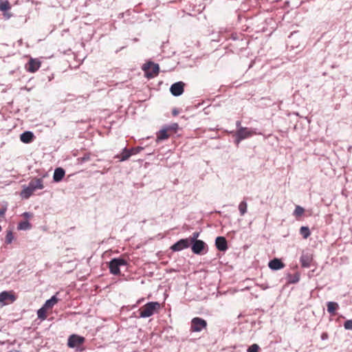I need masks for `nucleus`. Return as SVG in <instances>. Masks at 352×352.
<instances>
[{"label":"nucleus","instance_id":"obj_1","mask_svg":"<svg viewBox=\"0 0 352 352\" xmlns=\"http://www.w3.org/2000/svg\"><path fill=\"white\" fill-rule=\"evenodd\" d=\"M229 133L232 134L234 138V143L237 146L245 139L256 135H262V133L257 131L256 129L248 127L240 128L239 130L230 131Z\"/></svg>","mask_w":352,"mask_h":352},{"label":"nucleus","instance_id":"obj_2","mask_svg":"<svg viewBox=\"0 0 352 352\" xmlns=\"http://www.w3.org/2000/svg\"><path fill=\"white\" fill-rule=\"evenodd\" d=\"M160 309V304L158 302H148L138 310L140 318H148L152 316Z\"/></svg>","mask_w":352,"mask_h":352},{"label":"nucleus","instance_id":"obj_3","mask_svg":"<svg viewBox=\"0 0 352 352\" xmlns=\"http://www.w3.org/2000/svg\"><path fill=\"white\" fill-rule=\"evenodd\" d=\"M142 70L144 72V76L148 79L155 78L159 74L160 67L159 65L152 61H148L144 63L142 67Z\"/></svg>","mask_w":352,"mask_h":352},{"label":"nucleus","instance_id":"obj_4","mask_svg":"<svg viewBox=\"0 0 352 352\" xmlns=\"http://www.w3.org/2000/svg\"><path fill=\"white\" fill-rule=\"evenodd\" d=\"M127 261L126 260L122 258H114L109 263V268L110 273L113 275H120V267L121 266L126 265Z\"/></svg>","mask_w":352,"mask_h":352},{"label":"nucleus","instance_id":"obj_5","mask_svg":"<svg viewBox=\"0 0 352 352\" xmlns=\"http://www.w3.org/2000/svg\"><path fill=\"white\" fill-rule=\"evenodd\" d=\"M206 327L207 322L206 320L201 318L195 317L191 320L190 331L191 332H200L203 329H206Z\"/></svg>","mask_w":352,"mask_h":352},{"label":"nucleus","instance_id":"obj_6","mask_svg":"<svg viewBox=\"0 0 352 352\" xmlns=\"http://www.w3.org/2000/svg\"><path fill=\"white\" fill-rule=\"evenodd\" d=\"M191 249L194 254L203 255L208 252V248L207 244L202 240L195 241L191 243Z\"/></svg>","mask_w":352,"mask_h":352},{"label":"nucleus","instance_id":"obj_7","mask_svg":"<svg viewBox=\"0 0 352 352\" xmlns=\"http://www.w3.org/2000/svg\"><path fill=\"white\" fill-rule=\"evenodd\" d=\"M16 300V296L13 291H3L0 293V304L1 306L14 302Z\"/></svg>","mask_w":352,"mask_h":352},{"label":"nucleus","instance_id":"obj_8","mask_svg":"<svg viewBox=\"0 0 352 352\" xmlns=\"http://www.w3.org/2000/svg\"><path fill=\"white\" fill-rule=\"evenodd\" d=\"M41 62L38 58H30L25 64V69L30 73H35L41 67Z\"/></svg>","mask_w":352,"mask_h":352},{"label":"nucleus","instance_id":"obj_9","mask_svg":"<svg viewBox=\"0 0 352 352\" xmlns=\"http://www.w3.org/2000/svg\"><path fill=\"white\" fill-rule=\"evenodd\" d=\"M190 245V240L189 239H182L174 243L170 249L174 252H179L189 248Z\"/></svg>","mask_w":352,"mask_h":352},{"label":"nucleus","instance_id":"obj_10","mask_svg":"<svg viewBox=\"0 0 352 352\" xmlns=\"http://www.w3.org/2000/svg\"><path fill=\"white\" fill-rule=\"evenodd\" d=\"M85 341V339L84 337L76 334H73L69 337L67 345L70 348H74L82 344Z\"/></svg>","mask_w":352,"mask_h":352},{"label":"nucleus","instance_id":"obj_11","mask_svg":"<svg viewBox=\"0 0 352 352\" xmlns=\"http://www.w3.org/2000/svg\"><path fill=\"white\" fill-rule=\"evenodd\" d=\"M170 93L174 96H181L184 91V83L182 81L173 83L170 88Z\"/></svg>","mask_w":352,"mask_h":352},{"label":"nucleus","instance_id":"obj_12","mask_svg":"<svg viewBox=\"0 0 352 352\" xmlns=\"http://www.w3.org/2000/svg\"><path fill=\"white\" fill-rule=\"evenodd\" d=\"M215 245L218 250L225 252L228 250V242L225 237L218 236L215 240Z\"/></svg>","mask_w":352,"mask_h":352},{"label":"nucleus","instance_id":"obj_13","mask_svg":"<svg viewBox=\"0 0 352 352\" xmlns=\"http://www.w3.org/2000/svg\"><path fill=\"white\" fill-rule=\"evenodd\" d=\"M35 136L31 131H25L20 135V140L22 142L25 144L31 143L34 141Z\"/></svg>","mask_w":352,"mask_h":352},{"label":"nucleus","instance_id":"obj_14","mask_svg":"<svg viewBox=\"0 0 352 352\" xmlns=\"http://www.w3.org/2000/svg\"><path fill=\"white\" fill-rule=\"evenodd\" d=\"M268 266L271 270H278L285 267V264L278 258H274L268 263Z\"/></svg>","mask_w":352,"mask_h":352},{"label":"nucleus","instance_id":"obj_15","mask_svg":"<svg viewBox=\"0 0 352 352\" xmlns=\"http://www.w3.org/2000/svg\"><path fill=\"white\" fill-rule=\"evenodd\" d=\"M28 184L34 191L37 189H43L44 188L42 178L33 179Z\"/></svg>","mask_w":352,"mask_h":352},{"label":"nucleus","instance_id":"obj_16","mask_svg":"<svg viewBox=\"0 0 352 352\" xmlns=\"http://www.w3.org/2000/svg\"><path fill=\"white\" fill-rule=\"evenodd\" d=\"M312 256L309 254H302L300 258V262L302 267H309L312 262Z\"/></svg>","mask_w":352,"mask_h":352},{"label":"nucleus","instance_id":"obj_17","mask_svg":"<svg viewBox=\"0 0 352 352\" xmlns=\"http://www.w3.org/2000/svg\"><path fill=\"white\" fill-rule=\"evenodd\" d=\"M65 175V170L62 168H56L54 170L53 179L56 182H58L62 180Z\"/></svg>","mask_w":352,"mask_h":352},{"label":"nucleus","instance_id":"obj_18","mask_svg":"<svg viewBox=\"0 0 352 352\" xmlns=\"http://www.w3.org/2000/svg\"><path fill=\"white\" fill-rule=\"evenodd\" d=\"M300 274L299 272H296L294 274H288L287 275V277H286V279H287V283L288 284H295V283H298V281L300 280Z\"/></svg>","mask_w":352,"mask_h":352},{"label":"nucleus","instance_id":"obj_19","mask_svg":"<svg viewBox=\"0 0 352 352\" xmlns=\"http://www.w3.org/2000/svg\"><path fill=\"white\" fill-rule=\"evenodd\" d=\"M327 311L331 316L336 314V311L339 309V305L336 302H328L327 303Z\"/></svg>","mask_w":352,"mask_h":352},{"label":"nucleus","instance_id":"obj_20","mask_svg":"<svg viewBox=\"0 0 352 352\" xmlns=\"http://www.w3.org/2000/svg\"><path fill=\"white\" fill-rule=\"evenodd\" d=\"M131 156V153H130L129 149L125 147L120 154L116 156V157L118 158L120 162H124L127 160Z\"/></svg>","mask_w":352,"mask_h":352},{"label":"nucleus","instance_id":"obj_21","mask_svg":"<svg viewBox=\"0 0 352 352\" xmlns=\"http://www.w3.org/2000/svg\"><path fill=\"white\" fill-rule=\"evenodd\" d=\"M168 129H162L157 133V142L166 140L170 135L168 133Z\"/></svg>","mask_w":352,"mask_h":352},{"label":"nucleus","instance_id":"obj_22","mask_svg":"<svg viewBox=\"0 0 352 352\" xmlns=\"http://www.w3.org/2000/svg\"><path fill=\"white\" fill-rule=\"evenodd\" d=\"M34 192V190L28 185L22 190L21 195L24 199H28Z\"/></svg>","mask_w":352,"mask_h":352},{"label":"nucleus","instance_id":"obj_23","mask_svg":"<svg viewBox=\"0 0 352 352\" xmlns=\"http://www.w3.org/2000/svg\"><path fill=\"white\" fill-rule=\"evenodd\" d=\"M58 299L56 298V296H53L51 298L47 300L43 305V307L47 309L52 308L56 303H57Z\"/></svg>","mask_w":352,"mask_h":352},{"label":"nucleus","instance_id":"obj_24","mask_svg":"<svg viewBox=\"0 0 352 352\" xmlns=\"http://www.w3.org/2000/svg\"><path fill=\"white\" fill-rule=\"evenodd\" d=\"M31 223L28 221H22L19 223L17 228L19 230H27L31 228Z\"/></svg>","mask_w":352,"mask_h":352},{"label":"nucleus","instance_id":"obj_25","mask_svg":"<svg viewBox=\"0 0 352 352\" xmlns=\"http://www.w3.org/2000/svg\"><path fill=\"white\" fill-rule=\"evenodd\" d=\"M11 9V6L8 0H0V11L7 12Z\"/></svg>","mask_w":352,"mask_h":352},{"label":"nucleus","instance_id":"obj_26","mask_svg":"<svg viewBox=\"0 0 352 352\" xmlns=\"http://www.w3.org/2000/svg\"><path fill=\"white\" fill-rule=\"evenodd\" d=\"M248 204L245 199L241 201L239 204V210L241 216H243L247 212Z\"/></svg>","mask_w":352,"mask_h":352},{"label":"nucleus","instance_id":"obj_27","mask_svg":"<svg viewBox=\"0 0 352 352\" xmlns=\"http://www.w3.org/2000/svg\"><path fill=\"white\" fill-rule=\"evenodd\" d=\"M47 309L43 306L37 311L38 318L41 320H45L47 318Z\"/></svg>","mask_w":352,"mask_h":352},{"label":"nucleus","instance_id":"obj_28","mask_svg":"<svg viewBox=\"0 0 352 352\" xmlns=\"http://www.w3.org/2000/svg\"><path fill=\"white\" fill-rule=\"evenodd\" d=\"M300 234L302 235L303 239H306L311 235V232L308 227L302 226L300 229Z\"/></svg>","mask_w":352,"mask_h":352},{"label":"nucleus","instance_id":"obj_29","mask_svg":"<svg viewBox=\"0 0 352 352\" xmlns=\"http://www.w3.org/2000/svg\"><path fill=\"white\" fill-rule=\"evenodd\" d=\"M14 239V236L12 231H11V230L7 231L6 235L5 237V243L7 245L11 244Z\"/></svg>","mask_w":352,"mask_h":352},{"label":"nucleus","instance_id":"obj_30","mask_svg":"<svg viewBox=\"0 0 352 352\" xmlns=\"http://www.w3.org/2000/svg\"><path fill=\"white\" fill-rule=\"evenodd\" d=\"M305 212V210L302 207L300 206H296V208L294 211V215L296 217H301Z\"/></svg>","mask_w":352,"mask_h":352},{"label":"nucleus","instance_id":"obj_31","mask_svg":"<svg viewBox=\"0 0 352 352\" xmlns=\"http://www.w3.org/2000/svg\"><path fill=\"white\" fill-rule=\"evenodd\" d=\"M7 210H8L7 203L0 205V217H5Z\"/></svg>","mask_w":352,"mask_h":352},{"label":"nucleus","instance_id":"obj_32","mask_svg":"<svg viewBox=\"0 0 352 352\" xmlns=\"http://www.w3.org/2000/svg\"><path fill=\"white\" fill-rule=\"evenodd\" d=\"M144 149L142 146H137V147H133L131 148H129L130 153H131V156L136 155L139 153H140Z\"/></svg>","mask_w":352,"mask_h":352},{"label":"nucleus","instance_id":"obj_33","mask_svg":"<svg viewBox=\"0 0 352 352\" xmlns=\"http://www.w3.org/2000/svg\"><path fill=\"white\" fill-rule=\"evenodd\" d=\"M199 236V232H193L192 236L188 238L190 240V243H194L195 241H199V239H197Z\"/></svg>","mask_w":352,"mask_h":352},{"label":"nucleus","instance_id":"obj_34","mask_svg":"<svg viewBox=\"0 0 352 352\" xmlns=\"http://www.w3.org/2000/svg\"><path fill=\"white\" fill-rule=\"evenodd\" d=\"M259 346L256 344H253L248 349V352H258Z\"/></svg>","mask_w":352,"mask_h":352},{"label":"nucleus","instance_id":"obj_35","mask_svg":"<svg viewBox=\"0 0 352 352\" xmlns=\"http://www.w3.org/2000/svg\"><path fill=\"white\" fill-rule=\"evenodd\" d=\"M344 327L346 330H352V320H347L344 323Z\"/></svg>","mask_w":352,"mask_h":352},{"label":"nucleus","instance_id":"obj_36","mask_svg":"<svg viewBox=\"0 0 352 352\" xmlns=\"http://www.w3.org/2000/svg\"><path fill=\"white\" fill-rule=\"evenodd\" d=\"M239 35L237 33H232L230 38L232 40H236L239 39Z\"/></svg>","mask_w":352,"mask_h":352},{"label":"nucleus","instance_id":"obj_37","mask_svg":"<svg viewBox=\"0 0 352 352\" xmlns=\"http://www.w3.org/2000/svg\"><path fill=\"white\" fill-rule=\"evenodd\" d=\"M236 130H239V129L244 128L245 126H241V120H237L236 122Z\"/></svg>","mask_w":352,"mask_h":352},{"label":"nucleus","instance_id":"obj_38","mask_svg":"<svg viewBox=\"0 0 352 352\" xmlns=\"http://www.w3.org/2000/svg\"><path fill=\"white\" fill-rule=\"evenodd\" d=\"M89 160V155H85L82 158V160L83 162H85V161H88Z\"/></svg>","mask_w":352,"mask_h":352},{"label":"nucleus","instance_id":"obj_39","mask_svg":"<svg viewBox=\"0 0 352 352\" xmlns=\"http://www.w3.org/2000/svg\"><path fill=\"white\" fill-rule=\"evenodd\" d=\"M124 47H122L120 50H118L116 51V53H118V52H120L121 50L124 49Z\"/></svg>","mask_w":352,"mask_h":352},{"label":"nucleus","instance_id":"obj_40","mask_svg":"<svg viewBox=\"0 0 352 352\" xmlns=\"http://www.w3.org/2000/svg\"><path fill=\"white\" fill-rule=\"evenodd\" d=\"M325 336H327V335H326V334H324V333H323V334H322V339H324Z\"/></svg>","mask_w":352,"mask_h":352},{"label":"nucleus","instance_id":"obj_41","mask_svg":"<svg viewBox=\"0 0 352 352\" xmlns=\"http://www.w3.org/2000/svg\"><path fill=\"white\" fill-rule=\"evenodd\" d=\"M28 214H29L28 212H24V214H23L24 216H28Z\"/></svg>","mask_w":352,"mask_h":352}]
</instances>
